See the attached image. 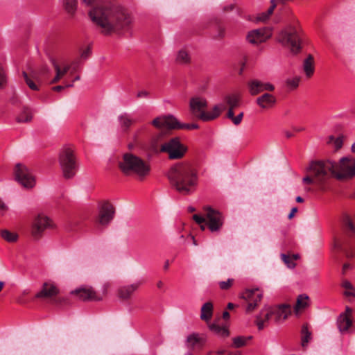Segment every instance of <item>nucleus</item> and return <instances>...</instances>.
Segmentation results:
<instances>
[{"instance_id":"obj_60","label":"nucleus","mask_w":355,"mask_h":355,"mask_svg":"<svg viewBox=\"0 0 355 355\" xmlns=\"http://www.w3.org/2000/svg\"><path fill=\"white\" fill-rule=\"evenodd\" d=\"M335 139L336 138L334 136L331 135L328 137L327 143L329 144H334V141Z\"/></svg>"},{"instance_id":"obj_35","label":"nucleus","mask_w":355,"mask_h":355,"mask_svg":"<svg viewBox=\"0 0 355 355\" xmlns=\"http://www.w3.org/2000/svg\"><path fill=\"white\" fill-rule=\"evenodd\" d=\"M0 234L3 239L9 243L16 242L19 237L16 232H10L8 230H1Z\"/></svg>"},{"instance_id":"obj_42","label":"nucleus","mask_w":355,"mask_h":355,"mask_svg":"<svg viewBox=\"0 0 355 355\" xmlns=\"http://www.w3.org/2000/svg\"><path fill=\"white\" fill-rule=\"evenodd\" d=\"M199 128L197 123H181L177 120V124L174 125L173 129H186L194 130Z\"/></svg>"},{"instance_id":"obj_44","label":"nucleus","mask_w":355,"mask_h":355,"mask_svg":"<svg viewBox=\"0 0 355 355\" xmlns=\"http://www.w3.org/2000/svg\"><path fill=\"white\" fill-rule=\"evenodd\" d=\"M248 338L244 336H237L233 338V346L241 347L246 345Z\"/></svg>"},{"instance_id":"obj_55","label":"nucleus","mask_w":355,"mask_h":355,"mask_svg":"<svg viewBox=\"0 0 355 355\" xmlns=\"http://www.w3.org/2000/svg\"><path fill=\"white\" fill-rule=\"evenodd\" d=\"M343 286L346 289L352 290V284L348 281H345L343 283Z\"/></svg>"},{"instance_id":"obj_57","label":"nucleus","mask_w":355,"mask_h":355,"mask_svg":"<svg viewBox=\"0 0 355 355\" xmlns=\"http://www.w3.org/2000/svg\"><path fill=\"white\" fill-rule=\"evenodd\" d=\"M8 209V207L6 205V204L0 200V211H6Z\"/></svg>"},{"instance_id":"obj_22","label":"nucleus","mask_w":355,"mask_h":355,"mask_svg":"<svg viewBox=\"0 0 355 355\" xmlns=\"http://www.w3.org/2000/svg\"><path fill=\"white\" fill-rule=\"evenodd\" d=\"M59 293V289L53 284L46 282L42 286V290L38 292L35 297L37 298H51L56 296Z\"/></svg>"},{"instance_id":"obj_27","label":"nucleus","mask_w":355,"mask_h":355,"mask_svg":"<svg viewBox=\"0 0 355 355\" xmlns=\"http://www.w3.org/2000/svg\"><path fill=\"white\" fill-rule=\"evenodd\" d=\"M22 75L26 83L31 89L33 91L39 90V85H37L39 78L36 74L31 73L28 75L26 71H23Z\"/></svg>"},{"instance_id":"obj_13","label":"nucleus","mask_w":355,"mask_h":355,"mask_svg":"<svg viewBox=\"0 0 355 355\" xmlns=\"http://www.w3.org/2000/svg\"><path fill=\"white\" fill-rule=\"evenodd\" d=\"M53 226L52 220L49 217L39 214L33 221L32 234L35 239H38L46 229L53 228Z\"/></svg>"},{"instance_id":"obj_49","label":"nucleus","mask_w":355,"mask_h":355,"mask_svg":"<svg viewBox=\"0 0 355 355\" xmlns=\"http://www.w3.org/2000/svg\"><path fill=\"white\" fill-rule=\"evenodd\" d=\"M193 220L196 221V223L201 225L203 223H206V216L203 217L197 214H195L193 216Z\"/></svg>"},{"instance_id":"obj_23","label":"nucleus","mask_w":355,"mask_h":355,"mask_svg":"<svg viewBox=\"0 0 355 355\" xmlns=\"http://www.w3.org/2000/svg\"><path fill=\"white\" fill-rule=\"evenodd\" d=\"M352 310L347 307L346 312L340 314L338 319V327L341 333L347 332L352 324V320L350 318Z\"/></svg>"},{"instance_id":"obj_50","label":"nucleus","mask_w":355,"mask_h":355,"mask_svg":"<svg viewBox=\"0 0 355 355\" xmlns=\"http://www.w3.org/2000/svg\"><path fill=\"white\" fill-rule=\"evenodd\" d=\"M243 117V112H241L236 116H234V118L232 120V122L234 125H238L241 123V121Z\"/></svg>"},{"instance_id":"obj_52","label":"nucleus","mask_w":355,"mask_h":355,"mask_svg":"<svg viewBox=\"0 0 355 355\" xmlns=\"http://www.w3.org/2000/svg\"><path fill=\"white\" fill-rule=\"evenodd\" d=\"M144 130V128H141L139 130H137L135 133H134V135H133V139L134 141L137 143L139 141V135L140 133L142 132V130Z\"/></svg>"},{"instance_id":"obj_17","label":"nucleus","mask_w":355,"mask_h":355,"mask_svg":"<svg viewBox=\"0 0 355 355\" xmlns=\"http://www.w3.org/2000/svg\"><path fill=\"white\" fill-rule=\"evenodd\" d=\"M72 294L83 301H99L102 297L98 296L94 288L89 286H83L71 292Z\"/></svg>"},{"instance_id":"obj_53","label":"nucleus","mask_w":355,"mask_h":355,"mask_svg":"<svg viewBox=\"0 0 355 355\" xmlns=\"http://www.w3.org/2000/svg\"><path fill=\"white\" fill-rule=\"evenodd\" d=\"M91 53V50L89 47H87L86 49H85L82 53H81V58L86 59L89 57V54Z\"/></svg>"},{"instance_id":"obj_64","label":"nucleus","mask_w":355,"mask_h":355,"mask_svg":"<svg viewBox=\"0 0 355 355\" xmlns=\"http://www.w3.org/2000/svg\"><path fill=\"white\" fill-rule=\"evenodd\" d=\"M349 266H349V264H348V263H345V264L343 265V271L345 272L346 270H347L348 268H349Z\"/></svg>"},{"instance_id":"obj_30","label":"nucleus","mask_w":355,"mask_h":355,"mask_svg":"<svg viewBox=\"0 0 355 355\" xmlns=\"http://www.w3.org/2000/svg\"><path fill=\"white\" fill-rule=\"evenodd\" d=\"M213 315V304L211 302H208L205 303L201 307L200 310V319L205 322H209Z\"/></svg>"},{"instance_id":"obj_20","label":"nucleus","mask_w":355,"mask_h":355,"mask_svg":"<svg viewBox=\"0 0 355 355\" xmlns=\"http://www.w3.org/2000/svg\"><path fill=\"white\" fill-rule=\"evenodd\" d=\"M273 317L271 307L263 308L260 313L256 316L255 324L259 330L263 329L268 321Z\"/></svg>"},{"instance_id":"obj_12","label":"nucleus","mask_w":355,"mask_h":355,"mask_svg":"<svg viewBox=\"0 0 355 355\" xmlns=\"http://www.w3.org/2000/svg\"><path fill=\"white\" fill-rule=\"evenodd\" d=\"M15 178L19 184L27 189L35 185V180L28 168L24 164H17L15 169Z\"/></svg>"},{"instance_id":"obj_2","label":"nucleus","mask_w":355,"mask_h":355,"mask_svg":"<svg viewBox=\"0 0 355 355\" xmlns=\"http://www.w3.org/2000/svg\"><path fill=\"white\" fill-rule=\"evenodd\" d=\"M167 176L172 187L180 193L189 195L196 191L198 176L191 164L178 163L171 167Z\"/></svg>"},{"instance_id":"obj_58","label":"nucleus","mask_w":355,"mask_h":355,"mask_svg":"<svg viewBox=\"0 0 355 355\" xmlns=\"http://www.w3.org/2000/svg\"><path fill=\"white\" fill-rule=\"evenodd\" d=\"M297 211V207H293L292 208L291 211V213L289 214L288 218L289 219H291L293 216H294V214Z\"/></svg>"},{"instance_id":"obj_63","label":"nucleus","mask_w":355,"mask_h":355,"mask_svg":"<svg viewBox=\"0 0 355 355\" xmlns=\"http://www.w3.org/2000/svg\"><path fill=\"white\" fill-rule=\"evenodd\" d=\"M227 355H241V352L239 351H235L233 352H230Z\"/></svg>"},{"instance_id":"obj_48","label":"nucleus","mask_w":355,"mask_h":355,"mask_svg":"<svg viewBox=\"0 0 355 355\" xmlns=\"http://www.w3.org/2000/svg\"><path fill=\"white\" fill-rule=\"evenodd\" d=\"M343 143V137L340 136V137L336 138V139L334 141L333 145L334 146V147L336 150H338L342 147Z\"/></svg>"},{"instance_id":"obj_56","label":"nucleus","mask_w":355,"mask_h":355,"mask_svg":"<svg viewBox=\"0 0 355 355\" xmlns=\"http://www.w3.org/2000/svg\"><path fill=\"white\" fill-rule=\"evenodd\" d=\"M64 89V86H62V85H58V86H55V87H52L53 91L58 92H61Z\"/></svg>"},{"instance_id":"obj_11","label":"nucleus","mask_w":355,"mask_h":355,"mask_svg":"<svg viewBox=\"0 0 355 355\" xmlns=\"http://www.w3.org/2000/svg\"><path fill=\"white\" fill-rule=\"evenodd\" d=\"M206 223L208 229L211 232H218L223 225L224 218L221 213L213 209L211 207L205 209Z\"/></svg>"},{"instance_id":"obj_8","label":"nucleus","mask_w":355,"mask_h":355,"mask_svg":"<svg viewBox=\"0 0 355 355\" xmlns=\"http://www.w3.org/2000/svg\"><path fill=\"white\" fill-rule=\"evenodd\" d=\"M187 151V146L182 144L179 137L171 138L160 146V152L167 153L170 159H180Z\"/></svg>"},{"instance_id":"obj_37","label":"nucleus","mask_w":355,"mask_h":355,"mask_svg":"<svg viewBox=\"0 0 355 355\" xmlns=\"http://www.w3.org/2000/svg\"><path fill=\"white\" fill-rule=\"evenodd\" d=\"M119 121L121 126L124 128L125 130L128 129L134 122L130 116L126 113L120 115L119 116Z\"/></svg>"},{"instance_id":"obj_40","label":"nucleus","mask_w":355,"mask_h":355,"mask_svg":"<svg viewBox=\"0 0 355 355\" xmlns=\"http://www.w3.org/2000/svg\"><path fill=\"white\" fill-rule=\"evenodd\" d=\"M302 345L304 347L311 340V332L309 330L308 325L304 324L302 327Z\"/></svg>"},{"instance_id":"obj_1","label":"nucleus","mask_w":355,"mask_h":355,"mask_svg":"<svg viewBox=\"0 0 355 355\" xmlns=\"http://www.w3.org/2000/svg\"><path fill=\"white\" fill-rule=\"evenodd\" d=\"M89 15L104 35L128 29L132 23V17L128 10L117 4L108 3L96 6L89 11Z\"/></svg>"},{"instance_id":"obj_45","label":"nucleus","mask_w":355,"mask_h":355,"mask_svg":"<svg viewBox=\"0 0 355 355\" xmlns=\"http://www.w3.org/2000/svg\"><path fill=\"white\" fill-rule=\"evenodd\" d=\"M300 78L297 77L288 78L286 80V85L290 89H295L299 85Z\"/></svg>"},{"instance_id":"obj_3","label":"nucleus","mask_w":355,"mask_h":355,"mask_svg":"<svg viewBox=\"0 0 355 355\" xmlns=\"http://www.w3.org/2000/svg\"><path fill=\"white\" fill-rule=\"evenodd\" d=\"M121 171L126 175H136L141 180L146 178L150 172V164L141 157L131 153H125L119 162Z\"/></svg>"},{"instance_id":"obj_10","label":"nucleus","mask_w":355,"mask_h":355,"mask_svg":"<svg viewBox=\"0 0 355 355\" xmlns=\"http://www.w3.org/2000/svg\"><path fill=\"white\" fill-rule=\"evenodd\" d=\"M263 293L258 288L246 289L243 291L240 297L245 301V311L246 313H251L259 306Z\"/></svg>"},{"instance_id":"obj_34","label":"nucleus","mask_w":355,"mask_h":355,"mask_svg":"<svg viewBox=\"0 0 355 355\" xmlns=\"http://www.w3.org/2000/svg\"><path fill=\"white\" fill-rule=\"evenodd\" d=\"M225 102L229 105V108H235L239 106L240 96L238 94H230L225 96Z\"/></svg>"},{"instance_id":"obj_6","label":"nucleus","mask_w":355,"mask_h":355,"mask_svg":"<svg viewBox=\"0 0 355 355\" xmlns=\"http://www.w3.org/2000/svg\"><path fill=\"white\" fill-rule=\"evenodd\" d=\"M334 168L331 170V175H335L338 178H353L355 177V159L345 157L340 159L338 164L332 162Z\"/></svg>"},{"instance_id":"obj_29","label":"nucleus","mask_w":355,"mask_h":355,"mask_svg":"<svg viewBox=\"0 0 355 355\" xmlns=\"http://www.w3.org/2000/svg\"><path fill=\"white\" fill-rule=\"evenodd\" d=\"M187 343L188 346L193 349L201 348L205 343V340L198 334H192L187 337Z\"/></svg>"},{"instance_id":"obj_54","label":"nucleus","mask_w":355,"mask_h":355,"mask_svg":"<svg viewBox=\"0 0 355 355\" xmlns=\"http://www.w3.org/2000/svg\"><path fill=\"white\" fill-rule=\"evenodd\" d=\"M233 110H234V108H229L227 114V118L231 119L232 121L234 118V113Z\"/></svg>"},{"instance_id":"obj_15","label":"nucleus","mask_w":355,"mask_h":355,"mask_svg":"<svg viewBox=\"0 0 355 355\" xmlns=\"http://www.w3.org/2000/svg\"><path fill=\"white\" fill-rule=\"evenodd\" d=\"M207 101L205 98L196 96L190 99L189 110L191 114L196 118L202 121V115L205 114Z\"/></svg>"},{"instance_id":"obj_9","label":"nucleus","mask_w":355,"mask_h":355,"mask_svg":"<svg viewBox=\"0 0 355 355\" xmlns=\"http://www.w3.org/2000/svg\"><path fill=\"white\" fill-rule=\"evenodd\" d=\"M51 64L55 71L54 78L50 81V84H55L62 79L64 76L69 71L72 75L77 71L78 66V60H74L71 63H68L63 60L51 59Z\"/></svg>"},{"instance_id":"obj_32","label":"nucleus","mask_w":355,"mask_h":355,"mask_svg":"<svg viewBox=\"0 0 355 355\" xmlns=\"http://www.w3.org/2000/svg\"><path fill=\"white\" fill-rule=\"evenodd\" d=\"M309 306V297L306 295H300L297 299L294 311L297 314L301 310Z\"/></svg>"},{"instance_id":"obj_28","label":"nucleus","mask_w":355,"mask_h":355,"mask_svg":"<svg viewBox=\"0 0 355 355\" xmlns=\"http://www.w3.org/2000/svg\"><path fill=\"white\" fill-rule=\"evenodd\" d=\"M191 55L189 50L186 48L180 49L176 55L175 61L180 64H188L191 62Z\"/></svg>"},{"instance_id":"obj_19","label":"nucleus","mask_w":355,"mask_h":355,"mask_svg":"<svg viewBox=\"0 0 355 355\" xmlns=\"http://www.w3.org/2000/svg\"><path fill=\"white\" fill-rule=\"evenodd\" d=\"M151 123L157 128L173 129L174 125L177 124V119L171 115L159 116L153 120Z\"/></svg>"},{"instance_id":"obj_59","label":"nucleus","mask_w":355,"mask_h":355,"mask_svg":"<svg viewBox=\"0 0 355 355\" xmlns=\"http://www.w3.org/2000/svg\"><path fill=\"white\" fill-rule=\"evenodd\" d=\"M49 71L46 67H43L40 70V74L42 76H47L49 74Z\"/></svg>"},{"instance_id":"obj_21","label":"nucleus","mask_w":355,"mask_h":355,"mask_svg":"<svg viewBox=\"0 0 355 355\" xmlns=\"http://www.w3.org/2000/svg\"><path fill=\"white\" fill-rule=\"evenodd\" d=\"M272 315L275 322H280L285 320L291 313V309L289 305L282 304L279 306L271 307Z\"/></svg>"},{"instance_id":"obj_4","label":"nucleus","mask_w":355,"mask_h":355,"mask_svg":"<svg viewBox=\"0 0 355 355\" xmlns=\"http://www.w3.org/2000/svg\"><path fill=\"white\" fill-rule=\"evenodd\" d=\"M334 168L331 161L312 162L309 167V175L304 177L302 181L304 184H324L331 177V170Z\"/></svg>"},{"instance_id":"obj_5","label":"nucleus","mask_w":355,"mask_h":355,"mask_svg":"<svg viewBox=\"0 0 355 355\" xmlns=\"http://www.w3.org/2000/svg\"><path fill=\"white\" fill-rule=\"evenodd\" d=\"M277 41L293 53H297L301 49V35L297 24H290L281 31Z\"/></svg>"},{"instance_id":"obj_24","label":"nucleus","mask_w":355,"mask_h":355,"mask_svg":"<svg viewBox=\"0 0 355 355\" xmlns=\"http://www.w3.org/2000/svg\"><path fill=\"white\" fill-rule=\"evenodd\" d=\"M276 98L272 94L265 93L256 100L257 104L262 109L268 110L274 107L276 103Z\"/></svg>"},{"instance_id":"obj_18","label":"nucleus","mask_w":355,"mask_h":355,"mask_svg":"<svg viewBox=\"0 0 355 355\" xmlns=\"http://www.w3.org/2000/svg\"><path fill=\"white\" fill-rule=\"evenodd\" d=\"M114 208L109 202H104L99 210L98 223L102 225H106L113 219Z\"/></svg>"},{"instance_id":"obj_62","label":"nucleus","mask_w":355,"mask_h":355,"mask_svg":"<svg viewBox=\"0 0 355 355\" xmlns=\"http://www.w3.org/2000/svg\"><path fill=\"white\" fill-rule=\"evenodd\" d=\"M223 317L224 319L227 320L230 318V313L227 311H225L223 313Z\"/></svg>"},{"instance_id":"obj_39","label":"nucleus","mask_w":355,"mask_h":355,"mask_svg":"<svg viewBox=\"0 0 355 355\" xmlns=\"http://www.w3.org/2000/svg\"><path fill=\"white\" fill-rule=\"evenodd\" d=\"M343 223L345 226L346 230L347 231L349 235H352L355 232V227L350 219L349 216L347 215H345L343 218Z\"/></svg>"},{"instance_id":"obj_51","label":"nucleus","mask_w":355,"mask_h":355,"mask_svg":"<svg viewBox=\"0 0 355 355\" xmlns=\"http://www.w3.org/2000/svg\"><path fill=\"white\" fill-rule=\"evenodd\" d=\"M149 96V93L146 90H141L137 94L138 98H147Z\"/></svg>"},{"instance_id":"obj_61","label":"nucleus","mask_w":355,"mask_h":355,"mask_svg":"<svg viewBox=\"0 0 355 355\" xmlns=\"http://www.w3.org/2000/svg\"><path fill=\"white\" fill-rule=\"evenodd\" d=\"M88 6L92 5L96 0H83Z\"/></svg>"},{"instance_id":"obj_43","label":"nucleus","mask_w":355,"mask_h":355,"mask_svg":"<svg viewBox=\"0 0 355 355\" xmlns=\"http://www.w3.org/2000/svg\"><path fill=\"white\" fill-rule=\"evenodd\" d=\"M234 279L229 278L226 281H220L218 282L219 288L223 291L229 290L234 284Z\"/></svg>"},{"instance_id":"obj_26","label":"nucleus","mask_w":355,"mask_h":355,"mask_svg":"<svg viewBox=\"0 0 355 355\" xmlns=\"http://www.w3.org/2000/svg\"><path fill=\"white\" fill-rule=\"evenodd\" d=\"M225 109L226 106L224 103L214 105L211 110L205 112V114L202 115V121H210L216 119Z\"/></svg>"},{"instance_id":"obj_36","label":"nucleus","mask_w":355,"mask_h":355,"mask_svg":"<svg viewBox=\"0 0 355 355\" xmlns=\"http://www.w3.org/2000/svg\"><path fill=\"white\" fill-rule=\"evenodd\" d=\"M32 118L33 114L31 110L29 108L25 107L18 115L17 121L19 123H26L31 121Z\"/></svg>"},{"instance_id":"obj_14","label":"nucleus","mask_w":355,"mask_h":355,"mask_svg":"<svg viewBox=\"0 0 355 355\" xmlns=\"http://www.w3.org/2000/svg\"><path fill=\"white\" fill-rule=\"evenodd\" d=\"M271 36L272 29L264 27L250 31L246 36V40L249 43L256 45L266 42Z\"/></svg>"},{"instance_id":"obj_7","label":"nucleus","mask_w":355,"mask_h":355,"mask_svg":"<svg viewBox=\"0 0 355 355\" xmlns=\"http://www.w3.org/2000/svg\"><path fill=\"white\" fill-rule=\"evenodd\" d=\"M59 163L65 179H71L75 176L77 164L71 149L67 148L60 153Z\"/></svg>"},{"instance_id":"obj_47","label":"nucleus","mask_w":355,"mask_h":355,"mask_svg":"<svg viewBox=\"0 0 355 355\" xmlns=\"http://www.w3.org/2000/svg\"><path fill=\"white\" fill-rule=\"evenodd\" d=\"M282 259L288 268H293L295 266V263L291 259V257L282 254Z\"/></svg>"},{"instance_id":"obj_41","label":"nucleus","mask_w":355,"mask_h":355,"mask_svg":"<svg viewBox=\"0 0 355 355\" xmlns=\"http://www.w3.org/2000/svg\"><path fill=\"white\" fill-rule=\"evenodd\" d=\"M64 6L66 11L71 15L74 14L77 8V0H64Z\"/></svg>"},{"instance_id":"obj_16","label":"nucleus","mask_w":355,"mask_h":355,"mask_svg":"<svg viewBox=\"0 0 355 355\" xmlns=\"http://www.w3.org/2000/svg\"><path fill=\"white\" fill-rule=\"evenodd\" d=\"M248 87L251 95L255 96L265 91L272 92L275 86L269 82H263L258 79H252L248 83Z\"/></svg>"},{"instance_id":"obj_38","label":"nucleus","mask_w":355,"mask_h":355,"mask_svg":"<svg viewBox=\"0 0 355 355\" xmlns=\"http://www.w3.org/2000/svg\"><path fill=\"white\" fill-rule=\"evenodd\" d=\"M273 1L274 0H271L272 4L266 12H262L257 16V21L265 22L266 20L268 19L269 17L272 15V13L273 12V10L276 6L275 3H273Z\"/></svg>"},{"instance_id":"obj_33","label":"nucleus","mask_w":355,"mask_h":355,"mask_svg":"<svg viewBox=\"0 0 355 355\" xmlns=\"http://www.w3.org/2000/svg\"><path fill=\"white\" fill-rule=\"evenodd\" d=\"M303 69L304 71L306 73V76L309 78L314 73V66H313V58L312 55H309L304 61L303 63Z\"/></svg>"},{"instance_id":"obj_31","label":"nucleus","mask_w":355,"mask_h":355,"mask_svg":"<svg viewBox=\"0 0 355 355\" xmlns=\"http://www.w3.org/2000/svg\"><path fill=\"white\" fill-rule=\"evenodd\" d=\"M209 327L210 330L218 336L226 338L230 335L229 330L225 326H220L218 324L213 323L211 324Z\"/></svg>"},{"instance_id":"obj_25","label":"nucleus","mask_w":355,"mask_h":355,"mask_svg":"<svg viewBox=\"0 0 355 355\" xmlns=\"http://www.w3.org/2000/svg\"><path fill=\"white\" fill-rule=\"evenodd\" d=\"M140 285V282H135L132 284L121 286L118 290L119 297L122 300L130 299L133 293L139 288Z\"/></svg>"},{"instance_id":"obj_46","label":"nucleus","mask_w":355,"mask_h":355,"mask_svg":"<svg viewBox=\"0 0 355 355\" xmlns=\"http://www.w3.org/2000/svg\"><path fill=\"white\" fill-rule=\"evenodd\" d=\"M7 83V76L6 73L2 67V66L0 64V89L5 87V85Z\"/></svg>"}]
</instances>
